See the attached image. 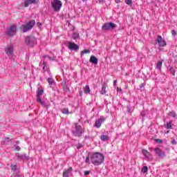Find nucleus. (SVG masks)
I'll return each instance as SVG.
<instances>
[{
	"mask_svg": "<svg viewBox=\"0 0 177 177\" xmlns=\"http://www.w3.org/2000/svg\"><path fill=\"white\" fill-rule=\"evenodd\" d=\"M90 158L93 165H102L104 161V156L99 152L93 153Z\"/></svg>",
	"mask_w": 177,
	"mask_h": 177,
	"instance_id": "1",
	"label": "nucleus"
},
{
	"mask_svg": "<svg viewBox=\"0 0 177 177\" xmlns=\"http://www.w3.org/2000/svg\"><path fill=\"white\" fill-rule=\"evenodd\" d=\"M35 26V20H32L29 21L26 25H22L20 28L21 30L24 31V32H27V31H30L31 28H32Z\"/></svg>",
	"mask_w": 177,
	"mask_h": 177,
	"instance_id": "2",
	"label": "nucleus"
},
{
	"mask_svg": "<svg viewBox=\"0 0 177 177\" xmlns=\"http://www.w3.org/2000/svg\"><path fill=\"white\" fill-rule=\"evenodd\" d=\"M52 8L54 12H59L60 9H62V1L60 0H53L51 2Z\"/></svg>",
	"mask_w": 177,
	"mask_h": 177,
	"instance_id": "3",
	"label": "nucleus"
},
{
	"mask_svg": "<svg viewBox=\"0 0 177 177\" xmlns=\"http://www.w3.org/2000/svg\"><path fill=\"white\" fill-rule=\"evenodd\" d=\"M117 28V24L113 22H107L103 24L102 30L103 31H110V30H114Z\"/></svg>",
	"mask_w": 177,
	"mask_h": 177,
	"instance_id": "4",
	"label": "nucleus"
},
{
	"mask_svg": "<svg viewBox=\"0 0 177 177\" xmlns=\"http://www.w3.org/2000/svg\"><path fill=\"white\" fill-rule=\"evenodd\" d=\"M16 32H17V26L16 25H12L7 28L6 34L7 35H9V37L16 35Z\"/></svg>",
	"mask_w": 177,
	"mask_h": 177,
	"instance_id": "5",
	"label": "nucleus"
},
{
	"mask_svg": "<svg viewBox=\"0 0 177 177\" xmlns=\"http://www.w3.org/2000/svg\"><path fill=\"white\" fill-rule=\"evenodd\" d=\"M26 44L29 46H34L37 44V39L34 36H28L26 39Z\"/></svg>",
	"mask_w": 177,
	"mask_h": 177,
	"instance_id": "6",
	"label": "nucleus"
},
{
	"mask_svg": "<svg viewBox=\"0 0 177 177\" xmlns=\"http://www.w3.org/2000/svg\"><path fill=\"white\" fill-rule=\"evenodd\" d=\"M42 95H44V89L38 88L37 91V102H38V103H40L41 106H45V102L42 101V100L41 99V96H42Z\"/></svg>",
	"mask_w": 177,
	"mask_h": 177,
	"instance_id": "7",
	"label": "nucleus"
},
{
	"mask_svg": "<svg viewBox=\"0 0 177 177\" xmlns=\"http://www.w3.org/2000/svg\"><path fill=\"white\" fill-rule=\"evenodd\" d=\"M74 136H82V127L78 124H75V130L72 131Z\"/></svg>",
	"mask_w": 177,
	"mask_h": 177,
	"instance_id": "8",
	"label": "nucleus"
},
{
	"mask_svg": "<svg viewBox=\"0 0 177 177\" xmlns=\"http://www.w3.org/2000/svg\"><path fill=\"white\" fill-rule=\"evenodd\" d=\"M156 42H158L159 46L162 48H164V46H167V42L162 39V37L160 35L157 37Z\"/></svg>",
	"mask_w": 177,
	"mask_h": 177,
	"instance_id": "9",
	"label": "nucleus"
},
{
	"mask_svg": "<svg viewBox=\"0 0 177 177\" xmlns=\"http://www.w3.org/2000/svg\"><path fill=\"white\" fill-rule=\"evenodd\" d=\"M104 121H106V118L103 116H101L100 119L95 121V127L96 128H100V127H102V124H103Z\"/></svg>",
	"mask_w": 177,
	"mask_h": 177,
	"instance_id": "10",
	"label": "nucleus"
},
{
	"mask_svg": "<svg viewBox=\"0 0 177 177\" xmlns=\"http://www.w3.org/2000/svg\"><path fill=\"white\" fill-rule=\"evenodd\" d=\"M154 150H155L156 154H157L158 157H160V158H164V157H165V152L160 149V148H155Z\"/></svg>",
	"mask_w": 177,
	"mask_h": 177,
	"instance_id": "11",
	"label": "nucleus"
},
{
	"mask_svg": "<svg viewBox=\"0 0 177 177\" xmlns=\"http://www.w3.org/2000/svg\"><path fill=\"white\" fill-rule=\"evenodd\" d=\"M68 49L71 50H78L80 49V46L74 42H69L68 43Z\"/></svg>",
	"mask_w": 177,
	"mask_h": 177,
	"instance_id": "12",
	"label": "nucleus"
},
{
	"mask_svg": "<svg viewBox=\"0 0 177 177\" xmlns=\"http://www.w3.org/2000/svg\"><path fill=\"white\" fill-rule=\"evenodd\" d=\"M89 62L93 64H97L99 59H97V57H96L95 55H91Z\"/></svg>",
	"mask_w": 177,
	"mask_h": 177,
	"instance_id": "13",
	"label": "nucleus"
},
{
	"mask_svg": "<svg viewBox=\"0 0 177 177\" xmlns=\"http://www.w3.org/2000/svg\"><path fill=\"white\" fill-rule=\"evenodd\" d=\"M10 168H11V172L13 174L14 172H19V167H17V165L15 164H11L10 165Z\"/></svg>",
	"mask_w": 177,
	"mask_h": 177,
	"instance_id": "14",
	"label": "nucleus"
},
{
	"mask_svg": "<svg viewBox=\"0 0 177 177\" xmlns=\"http://www.w3.org/2000/svg\"><path fill=\"white\" fill-rule=\"evenodd\" d=\"M37 0H26L24 2V6L25 8H28L29 5H31L32 3H37Z\"/></svg>",
	"mask_w": 177,
	"mask_h": 177,
	"instance_id": "15",
	"label": "nucleus"
},
{
	"mask_svg": "<svg viewBox=\"0 0 177 177\" xmlns=\"http://www.w3.org/2000/svg\"><path fill=\"white\" fill-rule=\"evenodd\" d=\"M5 52L6 55H10L13 53V47L12 46H8L5 48Z\"/></svg>",
	"mask_w": 177,
	"mask_h": 177,
	"instance_id": "16",
	"label": "nucleus"
},
{
	"mask_svg": "<svg viewBox=\"0 0 177 177\" xmlns=\"http://www.w3.org/2000/svg\"><path fill=\"white\" fill-rule=\"evenodd\" d=\"M142 154L143 156H145V157H146V158H151V153H150V152H148L147 150L146 149H142Z\"/></svg>",
	"mask_w": 177,
	"mask_h": 177,
	"instance_id": "17",
	"label": "nucleus"
},
{
	"mask_svg": "<svg viewBox=\"0 0 177 177\" xmlns=\"http://www.w3.org/2000/svg\"><path fill=\"white\" fill-rule=\"evenodd\" d=\"M106 88H107V84H104L100 91L101 95H106Z\"/></svg>",
	"mask_w": 177,
	"mask_h": 177,
	"instance_id": "18",
	"label": "nucleus"
},
{
	"mask_svg": "<svg viewBox=\"0 0 177 177\" xmlns=\"http://www.w3.org/2000/svg\"><path fill=\"white\" fill-rule=\"evenodd\" d=\"M47 81L49 84V85L50 86V87L53 86V85H55V80H53V79H52L51 77H48L47 79Z\"/></svg>",
	"mask_w": 177,
	"mask_h": 177,
	"instance_id": "19",
	"label": "nucleus"
},
{
	"mask_svg": "<svg viewBox=\"0 0 177 177\" xmlns=\"http://www.w3.org/2000/svg\"><path fill=\"white\" fill-rule=\"evenodd\" d=\"M84 93H91V88H89V85H86L83 88Z\"/></svg>",
	"mask_w": 177,
	"mask_h": 177,
	"instance_id": "20",
	"label": "nucleus"
},
{
	"mask_svg": "<svg viewBox=\"0 0 177 177\" xmlns=\"http://www.w3.org/2000/svg\"><path fill=\"white\" fill-rule=\"evenodd\" d=\"M62 114H72L73 112L68 111V109L64 108L61 110Z\"/></svg>",
	"mask_w": 177,
	"mask_h": 177,
	"instance_id": "21",
	"label": "nucleus"
},
{
	"mask_svg": "<svg viewBox=\"0 0 177 177\" xmlns=\"http://www.w3.org/2000/svg\"><path fill=\"white\" fill-rule=\"evenodd\" d=\"M161 67H162V62L161 61L158 62L156 68L161 71Z\"/></svg>",
	"mask_w": 177,
	"mask_h": 177,
	"instance_id": "22",
	"label": "nucleus"
},
{
	"mask_svg": "<svg viewBox=\"0 0 177 177\" xmlns=\"http://www.w3.org/2000/svg\"><path fill=\"white\" fill-rule=\"evenodd\" d=\"M101 140L106 142V140H109V137L106 135H102L101 136Z\"/></svg>",
	"mask_w": 177,
	"mask_h": 177,
	"instance_id": "23",
	"label": "nucleus"
},
{
	"mask_svg": "<svg viewBox=\"0 0 177 177\" xmlns=\"http://www.w3.org/2000/svg\"><path fill=\"white\" fill-rule=\"evenodd\" d=\"M10 177H21V176L20 175L19 171H17L12 173Z\"/></svg>",
	"mask_w": 177,
	"mask_h": 177,
	"instance_id": "24",
	"label": "nucleus"
},
{
	"mask_svg": "<svg viewBox=\"0 0 177 177\" xmlns=\"http://www.w3.org/2000/svg\"><path fill=\"white\" fill-rule=\"evenodd\" d=\"M86 53H91V51L89 50H84L81 51L80 55H81V56H84V55H85Z\"/></svg>",
	"mask_w": 177,
	"mask_h": 177,
	"instance_id": "25",
	"label": "nucleus"
},
{
	"mask_svg": "<svg viewBox=\"0 0 177 177\" xmlns=\"http://www.w3.org/2000/svg\"><path fill=\"white\" fill-rule=\"evenodd\" d=\"M141 171L142 172H143V174H146V172L149 171V168L147 167V166H144Z\"/></svg>",
	"mask_w": 177,
	"mask_h": 177,
	"instance_id": "26",
	"label": "nucleus"
},
{
	"mask_svg": "<svg viewBox=\"0 0 177 177\" xmlns=\"http://www.w3.org/2000/svg\"><path fill=\"white\" fill-rule=\"evenodd\" d=\"M171 124H172L171 122H169V123L167 124V129H171V128H172Z\"/></svg>",
	"mask_w": 177,
	"mask_h": 177,
	"instance_id": "27",
	"label": "nucleus"
},
{
	"mask_svg": "<svg viewBox=\"0 0 177 177\" xmlns=\"http://www.w3.org/2000/svg\"><path fill=\"white\" fill-rule=\"evenodd\" d=\"M63 177H68V171L65 170L63 172Z\"/></svg>",
	"mask_w": 177,
	"mask_h": 177,
	"instance_id": "28",
	"label": "nucleus"
},
{
	"mask_svg": "<svg viewBox=\"0 0 177 177\" xmlns=\"http://www.w3.org/2000/svg\"><path fill=\"white\" fill-rule=\"evenodd\" d=\"M169 115H170L171 117H173L174 118H175V117H176V114L175 113V112H170L169 113Z\"/></svg>",
	"mask_w": 177,
	"mask_h": 177,
	"instance_id": "29",
	"label": "nucleus"
},
{
	"mask_svg": "<svg viewBox=\"0 0 177 177\" xmlns=\"http://www.w3.org/2000/svg\"><path fill=\"white\" fill-rule=\"evenodd\" d=\"M125 3H127V5H132V0H125Z\"/></svg>",
	"mask_w": 177,
	"mask_h": 177,
	"instance_id": "30",
	"label": "nucleus"
},
{
	"mask_svg": "<svg viewBox=\"0 0 177 177\" xmlns=\"http://www.w3.org/2000/svg\"><path fill=\"white\" fill-rule=\"evenodd\" d=\"M170 71H171V75H175V68H170Z\"/></svg>",
	"mask_w": 177,
	"mask_h": 177,
	"instance_id": "31",
	"label": "nucleus"
},
{
	"mask_svg": "<svg viewBox=\"0 0 177 177\" xmlns=\"http://www.w3.org/2000/svg\"><path fill=\"white\" fill-rule=\"evenodd\" d=\"M85 162H86V164H91V161L89 160L88 156L86 158Z\"/></svg>",
	"mask_w": 177,
	"mask_h": 177,
	"instance_id": "32",
	"label": "nucleus"
},
{
	"mask_svg": "<svg viewBox=\"0 0 177 177\" xmlns=\"http://www.w3.org/2000/svg\"><path fill=\"white\" fill-rule=\"evenodd\" d=\"M171 34H172L173 37H176V35L177 33H176V31H175V30H173L171 31Z\"/></svg>",
	"mask_w": 177,
	"mask_h": 177,
	"instance_id": "33",
	"label": "nucleus"
},
{
	"mask_svg": "<svg viewBox=\"0 0 177 177\" xmlns=\"http://www.w3.org/2000/svg\"><path fill=\"white\" fill-rule=\"evenodd\" d=\"M9 140H12V138H4V142H9Z\"/></svg>",
	"mask_w": 177,
	"mask_h": 177,
	"instance_id": "34",
	"label": "nucleus"
},
{
	"mask_svg": "<svg viewBox=\"0 0 177 177\" xmlns=\"http://www.w3.org/2000/svg\"><path fill=\"white\" fill-rule=\"evenodd\" d=\"M171 145H176V140L175 139L171 140Z\"/></svg>",
	"mask_w": 177,
	"mask_h": 177,
	"instance_id": "35",
	"label": "nucleus"
},
{
	"mask_svg": "<svg viewBox=\"0 0 177 177\" xmlns=\"http://www.w3.org/2000/svg\"><path fill=\"white\" fill-rule=\"evenodd\" d=\"M88 175H89V171H84V176H88Z\"/></svg>",
	"mask_w": 177,
	"mask_h": 177,
	"instance_id": "36",
	"label": "nucleus"
},
{
	"mask_svg": "<svg viewBox=\"0 0 177 177\" xmlns=\"http://www.w3.org/2000/svg\"><path fill=\"white\" fill-rule=\"evenodd\" d=\"M122 89L121 88L118 87L117 88V92H121Z\"/></svg>",
	"mask_w": 177,
	"mask_h": 177,
	"instance_id": "37",
	"label": "nucleus"
},
{
	"mask_svg": "<svg viewBox=\"0 0 177 177\" xmlns=\"http://www.w3.org/2000/svg\"><path fill=\"white\" fill-rule=\"evenodd\" d=\"M66 171H68V172H70L71 171H73V167H69L67 170Z\"/></svg>",
	"mask_w": 177,
	"mask_h": 177,
	"instance_id": "38",
	"label": "nucleus"
},
{
	"mask_svg": "<svg viewBox=\"0 0 177 177\" xmlns=\"http://www.w3.org/2000/svg\"><path fill=\"white\" fill-rule=\"evenodd\" d=\"M120 2H122V0H115L116 3H120Z\"/></svg>",
	"mask_w": 177,
	"mask_h": 177,
	"instance_id": "39",
	"label": "nucleus"
},
{
	"mask_svg": "<svg viewBox=\"0 0 177 177\" xmlns=\"http://www.w3.org/2000/svg\"><path fill=\"white\" fill-rule=\"evenodd\" d=\"M156 142H158V143H162V140H161L160 139H157Z\"/></svg>",
	"mask_w": 177,
	"mask_h": 177,
	"instance_id": "40",
	"label": "nucleus"
},
{
	"mask_svg": "<svg viewBox=\"0 0 177 177\" xmlns=\"http://www.w3.org/2000/svg\"><path fill=\"white\" fill-rule=\"evenodd\" d=\"M113 85H114V86H115V85H117V80L113 81Z\"/></svg>",
	"mask_w": 177,
	"mask_h": 177,
	"instance_id": "41",
	"label": "nucleus"
},
{
	"mask_svg": "<svg viewBox=\"0 0 177 177\" xmlns=\"http://www.w3.org/2000/svg\"><path fill=\"white\" fill-rule=\"evenodd\" d=\"M104 2V0H100V3H103Z\"/></svg>",
	"mask_w": 177,
	"mask_h": 177,
	"instance_id": "42",
	"label": "nucleus"
},
{
	"mask_svg": "<svg viewBox=\"0 0 177 177\" xmlns=\"http://www.w3.org/2000/svg\"><path fill=\"white\" fill-rule=\"evenodd\" d=\"M49 60H53V58H52L51 57H48Z\"/></svg>",
	"mask_w": 177,
	"mask_h": 177,
	"instance_id": "43",
	"label": "nucleus"
},
{
	"mask_svg": "<svg viewBox=\"0 0 177 177\" xmlns=\"http://www.w3.org/2000/svg\"><path fill=\"white\" fill-rule=\"evenodd\" d=\"M79 93L80 96H82V91H80Z\"/></svg>",
	"mask_w": 177,
	"mask_h": 177,
	"instance_id": "44",
	"label": "nucleus"
},
{
	"mask_svg": "<svg viewBox=\"0 0 177 177\" xmlns=\"http://www.w3.org/2000/svg\"><path fill=\"white\" fill-rule=\"evenodd\" d=\"M37 26H41V23L38 22Z\"/></svg>",
	"mask_w": 177,
	"mask_h": 177,
	"instance_id": "45",
	"label": "nucleus"
},
{
	"mask_svg": "<svg viewBox=\"0 0 177 177\" xmlns=\"http://www.w3.org/2000/svg\"><path fill=\"white\" fill-rule=\"evenodd\" d=\"M44 57L45 58V57H48V55H44Z\"/></svg>",
	"mask_w": 177,
	"mask_h": 177,
	"instance_id": "46",
	"label": "nucleus"
},
{
	"mask_svg": "<svg viewBox=\"0 0 177 177\" xmlns=\"http://www.w3.org/2000/svg\"><path fill=\"white\" fill-rule=\"evenodd\" d=\"M77 149H81V147H77Z\"/></svg>",
	"mask_w": 177,
	"mask_h": 177,
	"instance_id": "47",
	"label": "nucleus"
},
{
	"mask_svg": "<svg viewBox=\"0 0 177 177\" xmlns=\"http://www.w3.org/2000/svg\"><path fill=\"white\" fill-rule=\"evenodd\" d=\"M43 70H45V66L43 67Z\"/></svg>",
	"mask_w": 177,
	"mask_h": 177,
	"instance_id": "48",
	"label": "nucleus"
},
{
	"mask_svg": "<svg viewBox=\"0 0 177 177\" xmlns=\"http://www.w3.org/2000/svg\"><path fill=\"white\" fill-rule=\"evenodd\" d=\"M77 37H78V35H77Z\"/></svg>",
	"mask_w": 177,
	"mask_h": 177,
	"instance_id": "49",
	"label": "nucleus"
}]
</instances>
